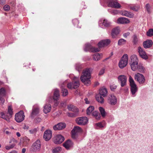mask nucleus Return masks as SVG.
<instances>
[{
  "label": "nucleus",
  "mask_w": 153,
  "mask_h": 153,
  "mask_svg": "<svg viewBox=\"0 0 153 153\" xmlns=\"http://www.w3.org/2000/svg\"><path fill=\"white\" fill-rule=\"evenodd\" d=\"M91 69H86L84 71L82 75L80 77L81 81L86 85H88L91 84L90 78L91 77Z\"/></svg>",
  "instance_id": "nucleus-1"
},
{
  "label": "nucleus",
  "mask_w": 153,
  "mask_h": 153,
  "mask_svg": "<svg viewBox=\"0 0 153 153\" xmlns=\"http://www.w3.org/2000/svg\"><path fill=\"white\" fill-rule=\"evenodd\" d=\"M100 2L102 5L104 3L109 7L116 9H119L121 7L120 4L117 0H100Z\"/></svg>",
  "instance_id": "nucleus-2"
},
{
  "label": "nucleus",
  "mask_w": 153,
  "mask_h": 153,
  "mask_svg": "<svg viewBox=\"0 0 153 153\" xmlns=\"http://www.w3.org/2000/svg\"><path fill=\"white\" fill-rule=\"evenodd\" d=\"M129 81L130 86V91L133 97L136 95V93L138 91V88L134 79L131 76H129Z\"/></svg>",
  "instance_id": "nucleus-3"
},
{
  "label": "nucleus",
  "mask_w": 153,
  "mask_h": 153,
  "mask_svg": "<svg viewBox=\"0 0 153 153\" xmlns=\"http://www.w3.org/2000/svg\"><path fill=\"white\" fill-rule=\"evenodd\" d=\"M13 110L11 106H9L8 108L7 114L5 115L3 112H0V117L4 119L7 121L10 120V118L13 114Z\"/></svg>",
  "instance_id": "nucleus-4"
},
{
  "label": "nucleus",
  "mask_w": 153,
  "mask_h": 153,
  "mask_svg": "<svg viewBox=\"0 0 153 153\" xmlns=\"http://www.w3.org/2000/svg\"><path fill=\"white\" fill-rule=\"evenodd\" d=\"M128 62V56L127 54L124 55L119 63V66L120 68L125 67Z\"/></svg>",
  "instance_id": "nucleus-5"
},
{
  "label": "nucleus",
  "mask_w": 153,
  "mask_h": 153,
  "mask_svg": "<svg viewBox=\"0 0 153 153\" xmlns=\"http://www.w3.org/2000/svg\"><path fill=\"white\" fill-rule=\"evenodd\" d=\"M84 50L86 52L89 51L95 52L99 51H100V49L92 47L89 43H87L85 44L84 47Z\"/></svg>",
  "instance_id": "nucleus-6"
},
{
  "label": "nucleus",
  "mask_w": 153,
  "mask_h": 153,
  "mask_svg": "<svg viewBox=\"0 0 153 153\" xmlns=\"http://www.w3.org/2000/svg\"><path fill=\"white\" fill-rule=\"evenodd\" d=\"M111 24V22L105 19H101L99 22V26L102 28L110 27Z\"/></svg>",
  "instance_id": "nucleus-7"
},
{
  "label": "nucleus",
  "mask_w": 153,
  "mask_h": 153,
  "mask_svg": "<svg viewBox=\"0 0 153 153\" xmlns=\"http://www.w3.org/2000/svg\"><path fill=\"white\" fill-rule=\"evenodd\" d=\"M25 115L22 111H21L15 115V119L18 123H20L25 119Z\"/></svg>",
  "instance_id": "nucleus-8"
},
{
  "label": "nucleus",
  "mask_w": 153,
  "mask_h": 153,
  "mask_svg": "<svg viewBox=\"0 0 153 153\" xmlns=\"http://www.w3.org/2000/svg\"><path fill=\"white\" fill-rule=\"evenodd\" d=\"M41 144L39 140H37L34 143L32 146L33 152H39L41 149Z\"/></svg>",
  "instance_id": "nucleus-9"
},
{
  "label": "nucleus",
  "mask_w": 153,
  "mask_h": 153,
  "mask_svg": "<svg viewBox=\"0 0 153 153\" xmlns=\"http://www.w3.org/2000/svg\"><path fill=\"white\" fill-rule=\"evenodd\" d=\"M64 140V137L60 134H57L54 136L53 141L55 144H58L62 143Z\"/></svg>",
  "instance_id": "nucleus-10"
},
{
  "label": "nucleus",
  "mask_w": 153,
  "mask_h": 153,
  "mask_svg": "<svg viewBox=\"0 0 153 153\" xmlns=\"http://www.w3.org/2000/svg\"><path fill=\"white\" fill-rule=\"evenodd\" d=\"M117 98L113 94H110L107 97L108 102L111 105H115L117 103Z\"/></svg>",
  "instance_id": "nucleus-11"
},
{
  "label": "nucleus",
  "mask_w": 153,
  "mask_h": 153,
  "mask_svg": "<svg viewBox=\"0 0 153 153\" xmlns=\"http://www.w3.org/2000/svg\"><path fill=\"white\" fill-rule=\"evenodd\" d=\"M137 50L139 55L141 58L145 60H147L148 59V56L142 48L140 46L139 47Z\"/></svg>",
  "instance_id": "nucleus-12"
},
{
  "label": "nucleus",
  "mask_w": 153,
  "mask_h": 153,
  "mask_svg": "<svg viewBox=\"0 0 153 153\" xmlns=\"http://www.w3.org/2000/svg\"><path fill=\"white\" fill-rule=\"evenodd\" d=\"M134 79L140 84L144 83L145 79L143 75L140 73H138L134 75Z\"/></svg>",
  "instance_id": "nucleus-13"
},
{
  "label": "nucleus",
  "mask_w": 153,
  "mask_h": 153,
  "mask_svg": "<svg viewBox=\"0 0 153 153\" xmlns=\"http://www.w3.org/2000/svg\"><path fill=\"white\" fill-rule=\"evenodd\" d=\"M88 122V119L86 117H81L77 118L76 120V123L79 125H85Z\"/></svg>",
  "instance_id": "nucleus-14"
},
{
  "label": "nucleus",
  "mask_w": 153,
  "mask_h": 153,
  "mask_svg": "<svg viewBox=\"0 0 153 153\" xmlns=\"http://www.w3.org/2000/svg\"><path fill=\"white\" fill-rule=\"evenodd\" d=\"M118 82L120 83L121 87H124L126 84L127 78L124 75H120L118 77Z\"/></svg>",
  "instance_id": "nucleus-15"
},
{
  "label": "nucleus",
  "mask_w": 153,
  "mask_h": 153,
  "mask_svg": "<svg viewBox=\"0 0 153 153\" xmlns=\"http://www.w3.org/2000/svg\"><path fill=\"white\" fill-rule=\"evenodd\" d=\"M74 143L73 142L70 140L66 141L63 144V146L67 150L71 149L73 146Z\"/></svg>",
  "instance_id": "nucleus-16"
},
{
  "label": "nucleus",
  "mask_w": 153,
  "mask_h": 153,
  "mask_svg": "<svg viewBox=\"0 0 153 153\" xmlns=\"http://www.w3.org/2000/svg\"><path fill=\"white\" fill-rule=\"evenodd\" d=\"M40 111V108L37 105H35L33 106L31 116L33 117L39 114Z\"/></svg>",
  "instance_id": "nucleus-17"
},
{
  "label": "nucleus",
  "mask_w": 153,
  "mask_h": 153,
  "mask_svg": "<svg viewBox=\"0 0 153 153\" xmlns=\"http://www.w3.org/2000/svg\"><path fill=\"white\" fill-rule=\"evenodd\" d=\"M52 136V132L51 130H48L44 133L43 137L46 141L49 140Z\"/></svg>",
  "instance_id": "nucleus-18"
},
{
  "label": "nucleus",
  "mask_w": 153,
  "mask_h": 153,
  "mask_svg": "<svg viewBox=\"0 0 153 153\" xmlns=\"http://www.w3.org/2000/svg\"><path fill=\"white\" fill-rule=\"evenodd\" d=\"M130 20L127 18L121 17L118 18L117 20V22L119 24H124L129 23Z\"/></svg>",
  "instance_id": "nucleus-19"
},
{
  "label": "nucleus",
  "mask_w": 153,
  "mask_h": 153,
  "mask_svg": "<svg viewBox=\"0 0 153 153\" xmlns=\"http://www.w3.org/2000/svg\"><path fill=\"white\" fill-rule=\"evenodd\" d=\"M59 90L57 89H55L53 94V99L55 101H56V102L55 103L56 105H58L59 104L57 101L59 97Z\"/></svg>",
  "instance_id": "nucleus-20"
},
{
  "label": "nucleus",
  "mask_w": 153,
  "mask_h": 153,
  "mask_svg": "<svg viewBox=\"0 0 153 153\" xmlns=\"http://www.w3.org/2000/svg\"><path fill=\"white\" fill-rule=\"evenodd\" d=\"M66 126L65 123H59L54 126L53 129L55 130H61L64 128Z\"/></svg>",
  "instance_id": "nucleus-21"
},
{
  "label": "nucleus",
  "mask_w": 153,
  "mask_h": 153,
  "mask_svg": "<svg viewBox=\"0 0 153 153\" xmlns=\"http://www.w3.org/2000/svg\"><path fill=\"white\" fill-rule=\"evenodd\" d=\"M110 42L109 39H106L101 41L99 42L98 45L99 48H102L108 45Z\"/></svg>",
  "instance_id": "nucleus-22"
},
{
  "label": "nucleus",
  "mask_w": 153,
  "mask_h": 153,
  "mask_svg": "<svg viewBox=\"0 0 153 153\" xmlns=\"http://www.w3.org/2000/svg\"><path fill=\"white\" fill-rule=\"evenodd\" d=\"M153 42L151 40H147L144 42L143 43V47L145 48H150L152 45Z\"/></svg>",
  "instance_id": "nucleus-23"
},
{
  "label": "nucleus",
  "mask_w": 153,
  "mask_h": 153,
  "mask_svg": "<svg viewBox=\"0 0 153 153\" xmlns=\"http://www.w3.org/2000/svg\"><path fill=\"white\" fill-rule=\"evenodd\" d=\"M68 109L69 110L73 111L74 112L78 113V109L75 106L72 105H68Z\"/></svg>",
  "instance_id": "nucleus-24"
},
{
  "label": "nucleus",
  "mask_w": 153,
  "mask_h": 153,
  "mask_svg": "<svg viewBox=\"0 0 153 153\" xmlns=\"http://www.w3.org/2000/svg\"><path fill=\"white\" fill-rule=\"evenodd\" d=\"M121 14L123 16H125L130 18H132L134 16V14L133 13L126 10L122 11Z\"/></svg>",
  "instance_id": "nucleus-25"
},
{
  "label": "nucleus",
  "mask_w": 153,
  "mask_h": 153,
  "mask_svg": "<svg viewBox=\"0 0 153 153\" xmlns=\"http://www.w3.org/2000/svg\"><path fill=\"white\" fill-rule=\"evenodd\" d=\"M120 29L118 27H116L113 29L111 32V36L113 38L116 37L117 35L119 33Z\"/></svg>",
  "instance_id": "nucleus-26"
},
{
  "label": "nucleus",
  "mask_w": 153,
  "mask_h": 153,
  "mask_svg": "<svg viewBox=\"0 0 153 153\" xmlns=\"http://www.w3.org/2000/svg\"><path fill=\"white\" fill-rule=\"evenodd\" d=\"M74 80V82L73 83V88L74 89L77 88L79 85V79L78 77H74L73 78Z\"/></svg>",
  "instance_id": "nucleus-27"
},
{
  "label": "nucleus",
  "mask_w": 153,
  "mask_h": 153,
  "mask_svg": "<svg viewBox=\"0 0 153 153\" xmlns=\"http://www.w3.org/2000/svg\"><path fill=\"white\" fill-rule=\"evenodd\" d=\"M131 62L130 63H138L139 60L137 55H133L131 56Z\"/></svg>",
  "instance_id": "nucleus-28"
},
{
  "label": "nucleus",
  "mask_w": 153,
  "mask_h": 153,
  "mask_svg": "<svg viewBox=\"0 0 153 153\" xmlns=\"http://www.w3.org/2000/svg\"><path fill=\"white\" fill-rule=\"evenodd\" d=\"M107 93V90L105 88H102L100 90V94L104 97L106 96Z\"/></svg>",
  "instance_id": "nucleus-29"
},
{
  "label": "nucleus",
  "mask_w": 153,
  "mask_h": 153,
  "mask_svg": "<svg viewBox=\"0 0 153 153\" xmlns=\"http://www.w3.org/2000/svg\"><path fill=\"white\" fill-rule=\"evenodd\" d=\"M51 109V105L50 104H46L44 107V112L47 114L50 111Z\"/></svg>",
  "instance_id": "nucleus-30"
},
{
  "label": "nucleus",
  "mask_w": 153,
  "mask_h": 153,
  "mask_svg": "<svg viewBox=\"0 0 153 153\" xmlns=\"http://www.w3.org/2000/svg\"><path fill=\"white\" fill-rule=\"evenodd\" d=\"M102 57V54H100L98 53H96L93 55V58L94 60L98 61L100 60Z\"/></svg>",
  "instance_id": "nucleus-31"
},
{
  "label": "nucleus",
  "mask_w": 153,
  "mask_h": 153,
  "mask_svg": "<svg viewBox=\"0 0 153 153\" xmlns=\"http://www.w3.org/2000/svg\"><path fill=\"white\" fill-rule=\"evenodd\" d=\"M100 95H97L96 97L97 100L99 103H103L104 102V99Z\"/></svg>",
  "instance_id": "nucleus-32"
},
{
  "label": "nucleus",
  "mask_w": 153,
  "mask_h": 153,
  "mask_svg": "<svg viewBox=\"0 0 153 153\" xmlns=\"http://www.w3.org/2000/svg\"><path fill=\"white\" fill-rule=\"evenodd\" d=\"M62 148L59 146H58L53 149L52 151L53 153H62Z\"/></svg>",
  "instance_id": "nucleus-33"
},
{
  "label": "nucleus",
  "mask_w": 153,
  "mask_h": 153,
  "mask_svg": "<svg viewBox=\"0 0 153 153\" xmlns=\"http://www.w3.org/2000/svg\"><path fill=\"white\" fill-rule=\"evenodd\" d=\"M138 63H130V65L131 69L133 71H135L137 70L138 68Z\"/></svg>",
  "instance_id": "nucleus-34"
},
{
  "label": "nucleus",
  "mask_w": 153,
  "mask_h": 153,
  "mask_svg": "<svg viewBox=\"0 0 153 153\" xmlns=\"http://www.w3.org/2000/svg\"><path fill=\"white\" fill-rule=\"evenodd\" d=\"M72 131L76 134L82 131V129L80 127L78 126L74 127Z\"/></svg>",
  "instance_id": "nucleus-35"
},
{
  "label": "nucleus",
  "mask_w": 153,
  "mask_h": 153,
  "mask_svg": "<svg viewBox=\"0 0 153 153\" xmlns=\"http://www.w3.org/2000/svg\"><path fill=\"white\" fill-rule=\"evenodd\" d=\"M96 125L97 129H101L102 128L104 127L105 125V122H100L96 123Z\"/></svg>",
  "instance_id": "nucleus-36"
},
{
  "label": "nucleus",
  "mask_w": 153,
  "mask_h": 153,
  "mask_svg": "<svg viewBox=\"0 0 153 153\" xmlns=\"http://www.w3.org/2000/svg\"><path fill=\"white\" fill-rule=\"evenodd\" d=\"M92 115L94 116L97 120L100 119L101 117L100 114L97 111H94L92 113Z\"/></svg>",
  "instance_id": "nucleus-37"
},
{
  "label": "nucleus",
  "mask_w": 153,
  "mask_h": 153,
  "mask_svg": "<svg viewBox=\"0 0 153 153\" xmlns=\"http://www.w3.org/2000/svg\"><path fill=\"white\" fill-rule=\"evenodd\" d=\"M99 109L102 116V117H105L106 115V112L104 109L102 107H99Z\"/></svg>",
  "instance_id": "nucleus-38"
},
{
  "label": "nucleus",
  "mask_w": 153,
  "mask_h": 153,
  "mask_svg": "<svg viewBox=\"0 0 153 153\" xmlns=\"http://www.w3.org/2000/svg\"><path fill=\"white\" fill-rule=\"evenodd\" d=\"M94 109V108L93 106H91L88 107L87 109V114L90 115Z\"/></svg>",
  "instance_id": "nucleus-39"
},
{
  "label": "nucleus",
  "mask_w": 153,
  "mask_h": 153,
  "mask_svg": "<svg viewBox=\"0 0 153 153\" xmlns=\"http://www.w3.org/2000/svg\"><path fill=\"white\" fill-rule=\"evenodd\" d=\"M137 70L140 72L143 73L145 71V68L142 65H139L138 66Z\"/></svg>",
  "instance_id": "nucleus-40"
},
{
  "label": "nucleus",
  "mask_w": 153,
  "mask_h": 153,
  "mask_svg": "<svg viewBox=\"0 0 153 153\" xmlns=\"http://www.w3.org/2000/svg\"><path fill=\"white\" fill-rule=\"evenodd\" d=\"M126 42L125 39H121L119 40L118 44L119 45H123L126 43Z\"/></svg>",
  "instance_id": "nucleus-41"
},
{
  "label": "nucleus",
  "mask_w": 153,
  "mask_h": 153,
  "mask_svg": "<svg viewBox=\"0 0 153 153\" xmlns=\"http://www.w3.org/2000/svg\"><path fill=\"white\" fill-rule=\"evenodd\" d=\"M133 43L134 45H136L138 42V39L135 35H134L133 37Z\"/></svg>",
  "instance_id": "nucleus-42"
},
{
  "label": "nucleus",
  "mask_w": 153,
  "mask_h": 153,
  "mask_svg": "<svg viewBox=\"0 0 153 153\" xmlns=\"http://www.w3.org/2000/svg\"><path fill=\"white\" fill-rule=\"evenodd\" d=\"M62 96H65L68 94V91L65 88H62Z\"/></svg>",
  "instance_id": "nucleus-43"
},
{
  "label": "nucleus",
  "mask_w": 153,
  "mask_h": 153,
  "mask_svg": "<svg viewBox=\"0 0 153 153\" xmlns=\"http://www.w3.org/2000/svg\"><path fill=\"white\" fill-rule=\"evenodd\" d=\"M145 8L146 11L149 13H151V7L149 4H147L145 6Z\"/></svg>",
  "instance_id": "nucleus-44"
},
{
  "label": "nucleus",
  "mask_w": 153,
  "mask_h": 153,
  "mask_svg": "<svg viewBox=\"0 0 153 153\" xmlns=\"http://www.w3.org/2000/svg\"><path fill=\"white\" fill-rule=\"evenodd\" d=\"M147 35L149 36H153V29H149L147 32Z\"/></svg>",
  "instance_id": "nucleus-45"
},
{
  "label": "nucleus",
  "mask_w": 153,
  "mask_h": 153,
  "mask_svg": "<svg viewBox=\"0 0 153 153\" xmlns=\"http://www.w3.org/2000/svg\"><path fill=\"white\" fill-rule=\"evenodd\" d=\"M110 13L113 15H115L118 13V11L116 10H112L109 11Z\"/></svg>",
  "instance_id": "nucleus-46"
},
{
  "label": "nucleus",
  "mask_w": 153,
  "mask_h": 153,
  "mask_svg": "<svg viewBox=\"0 0 153 153\" xmlns=\"http://www.w3.org/2000/svg\"><path fill=\"white\" fill-rule=\"evenodd\" d=\"M37 131V128H35L30 130L29 132L31 134H35Z\"/></svg>",
  "instance_id": "nucleus-47"
},
{
  "label": "nucleus",
  "mask_w": 153,
  "mask_h": 153,
  "mask_svg": "<svg viewBox=\"0 0 153 153\" xmlns=\"http://www.w3.org/2000/svg\"><path fill=\"white\" fill-rule=\"evenodd\" d=\"M75 68L77 70L79 71H80L81 69L82 68V66L79 64L77 63L75 65Z\"/></svg>",
  "instance_id": "nucleus-48"
},
{
  "label": "nucleus",
  "mask_w": 153,
  "mask_h": 153,
  "mask_svg": "<svg viewBox=\"0 0 153 153\" xmlns=\"http://www.w3.org/2000/svg\"><path fill=\"white\" fill-rule=\"evenodd\" d=\"M15 145L14 144H12L9 146H5V149L7 150H10L13 148Z\"/></svg>",
  "instance_id": "nucleus-49"
},
{
  "label": "nucleus",
  "mask_w": 153,
  "mask_h": 153,
  "mask_svg": "<svg viewBox=\"0 0 153 153\" xmlns=\"http://www.w3.org/2000/svg\"><path fill=\"white\" fill-rule=\"evenodd\" d=\"M78 113H76L74 112V113H68L67 114V115L71 117H74L76 116Z\"/></svg>",
  "instance_id": "nucleus-50"
},
{
  "label": "nucleus",
  "mask_w": 153,
  "mask_h": 153,
  "mask_svg": "<svg viewBox=\"0 0 153 153\" xmlns=\"http://www.w3.org/2000/svg\"><path fill=\"white\" fill-rule=\"evenodd\" d=\"M3 8L4 10L6 11H8L10 10V7L8 5H6L4 6Z\"/></svg>",
  "instance_id": "nucleus-51"
},
{
  "label": "nucleus",
  "mask_w": 153,
  "mask_h": 153,
  "mask_svg": "<svg viewBox=\"0 0 153 153\" xmlns=\"http://www.w3.org/2000/svg\"><path fill=\"white\" fill-rule=\"evenodd\" d=\"M68 88L70 89L74 88L73 84L71 83H69L67 84Z\"/></svg>",
  "instance_id": "nucleus-52"
},
{
  "label": "nucleus",
  "mask_w": 153,
  "mask_h": 153,
  "mask_svg": "<svg viewBox=\"0 0 153 153\" xmlns=\"http://www.w3.org/2000/svg\"><path fill=\"white\" fill-rule=\"evenodd\" d=\"M105 71V68H102L100 71V72H99V75H102L104 73Z\"/></svg>",
  "instance_id": "nucleus-53"
},
{
  "label": "nucleus",
  "mask_w": 153,
  "mask_h": 153,
  "mask_svg": "<svg viewBox=\"0 0 153 153\" xmlns=\"http://www.w3.org/2000/svg\"><path fill=\"white\" fill-rule=\"evenodd\" d=\"M71 132L72 138L74 139H75L76 138L77 134H76L75 132H74L72 131Z\"/></svg>",
  "instance_id": "nucleus-54"
},
{
  "label": "nucleus",
  "mask_w": 153,
  "mask_h": 153,
  "mask_svg": "<svg viewBox=\"0 0 153 153\" xmlns=\"http://www.w3.org/2000/svg\"><path fill=\"white\" fill-rule=\"evenodd\" d=\"M3 97H0V104H3L4 102V99L3 98Z\"/></svg>",
  "instance_id": "nucleus-55"
},
{
  "label": "nucleus",
  "mask_w": 153,
  "mask_h": 153,
  "mask_svg": "<svg viewBox=\"0 0 153 153\" xmlns=\"http://www.w3.org/2000/svg\"><path fill=\"white\" fill-rule=\"evenodd\" d=\"M131 9L133 10L137 11L139 9V8L137 7H131Z\"/></svg>",
  "instance_id": "nucleus-56"
},
{
  "label": "nucleus",
  "mask_w": 153,
  "mask_h": 153,
  "mask_svg": "<svg viewBox=\"0 0 153 153\" xmlns=\"http://www.w3.org/2000/svg\"><path fill=\"white\" fill-rule=\"evenodd\" d=\"M73 23H76V24H77L79 23V21L77 19H75L73 20Z\"/></svg>",
  "instance_id": "nucleus-57"
},
{
  "label": "nucleus",
  "mask_w": 153,
  "mask_h": 153,
  "mask_svg": "<svg viewBox=\"0 0 153 153\" xmlns=\"http://www.w3.org/2000/svg\"><path fill=\"white\" fill-rule=\"evenodd\" d=\"M85 101V102L87 104H88L90 102L89 101H88V100L87 98H86L84 99Z\"/></svg>",
  "instance_id": "nucleus-58"
},
{
  "label": "nucleus",
  "mask_w": 153,
  "mask_h": 153,
  "mask_svg": "<svg viewBox=\"0 0 153 153\" xmlns=\"http://www.w3.org/2000/svg\"><path fill=\"white\" fill-rule=\"evenodd\" d=\"M23 129H28L29 128V126H27V125H25L23 128Z\"/></svg>",
  "instance_id": "nucleus-59"
},
{
  "label": "nucleus",
  "mask_w": 153,
  "mask_h": 153,
  "mask_svg": "<svg viewBox=\"0 0 153 153\" xmlns=\"http://www.w3.org/2000/svg\"><path fill=\"white\" fill-rule=\"evenodd\" d=\"M129 33H125L124 34L123 36H124V37H126L128 36L129 35Z\"/></svg>",
  "instance_id": "nucleus-60"
},
{
  "label": "nucleus",
  "mask_w": 153,
  "mask_h": 153,
  "mask_svg": "<svg viewBox=\"0 0 153 153\" xmlns=\"http://www.w3.org/2000/svg\"><path fill=\"white\" fill-rule=\"evenodd\" d=\"M12 140L14 143H17V140L14 139V138H13L12 139Z\"/></svg>",
  "instance_id": "nucleus-61"
},
{
  "label": "nucleus",
  "mask_w": 153,
  "mask_h": 153,
  "mask_svg": "<svg viewBox=\"0 0 153 153\" xmlns=\"http://www.w3.org/2000/svg\"><path fill=\"white\" fill-rule=\"evenodd\" d=\"M16 135L18 137H20L21 136V134L19 132H17L16 133Z\"/></svg>",
  "instance_id": "nucleus-62"
},
{
  "label": "nucleus",
  "mask_w": 153,
  "mask_h": 153,
  "mask_svg": "<svg viewBox=\"0 0 153 153\" xmlns=\"http://www.w3.org/2000/svg\"><path fill=\"white\" fill-rule=\"evenodd\" d=\"M26 151V149L25 148H23L22 150V153H25Z\"/></svg>",
  "instance_id": "nucleus-63"
},
{
  "label": "nucleus",
  "mask_w": 153,
  "mask_h": 153,
  "mask_svg": "<svg viewBox=\"0 0 153 153\" xmlns=\"http://www.w3.org/2000/svg\"><path fill=\"white\" fill-rule=\"evenodd\" d=\"M9 153H17V152L15 151H13Z\"/></svg>",
  "instance_id": "nucleus-64"
}]
</instances>
